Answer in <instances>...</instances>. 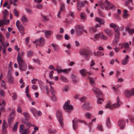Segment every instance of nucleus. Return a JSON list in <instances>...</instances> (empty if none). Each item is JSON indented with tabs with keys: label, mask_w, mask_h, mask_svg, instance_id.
I'll use <instances>...</instances> for the list:
<instances>
[{
	"label": "nucleus",
	"mask_w": 134,
	"mask_h": 134,
	"mask_svg": "<svg viewBox=\"0 0 134 134\" xmlns=\"http://www.w3.org/2000/svg\"><path fill=\"white\" fill-rule=\"evenodd\" d=\"M17 59L20 70L21 71L25 70L26 68V65L22 57L17 56Z\"/></svg>",
	"instance_id": "1"
},
{
	"label": "nucleus",
	"mask_w": 134,
	"mask_h": 134,
	"mask_svg": "<svg viewBox=\"0 0 134 134\" xmlns=\"http://www.w3.org/2000/svg\"><path fill=\"white\" fill-rule=\"evenodd\" d=\"M3 18L4 19L0 20V26H2L4 24L8 25L9 23V19L6 20L7 16L8 15V12L7 9H5L3 12Z\"/></svg>",
	"instance_id": "2"
},
{
	"label": "nucleus",
	"mask_w": 134,
	"mask_h": 134,
	"mask_svg": "<svg viewBox=\"0 0 134 134\" xmlns=\"http://www.w3.org/2000/svg\"><path fill=\"white\" fill-rule=\"evenodd\" d=\"M56 115L60 125L62 128L64 127L63 119L61 111L60 110H58L56 112Z\"/></svg>",
	"instance_id": "3"
},
{
	"label": "nucleus",
	"mask_w": 134,
	"mask_h": 134,
	"mask_svg": "<svg viewBox=\"0 0 134 134\" xmlns=\"http://www.w3.org/2000/svg\"><path fill=\"white\" fill-rule=\"evenodd\" d=\"M80 55L85 56V58L87 59H88L89 56L91 55L92 53L87 48H85L83 50L80 52Z\"/></svg>",
	"instance_id": "4"
},
{
	"label": "nucleus",
	"mask_w": 134,
	"mask_h": 134,
	"mask_svg": "<svg viewBox=\"0 0 134 134\" xmlns=\"http://www.w3.org/2000/svg\"><path fill=\"white\" fill-rule=\"evenodd\" d=\"M98 4L100 7L102 9L104 8L106 10H108L109 9V3L107 0H105L104 2H103L102 0L99 1Z\"/></svg>",
	"instance_id": "5"
},
{
	"label": "nucleus",
	"mask_w": 134,
	"mask_h": 134,
	"mask_svg": "<svg viewBox=\"0 0 134 134\" xmlns=\"http://www.w3.org/2000/svg\"><path fill=\"white\" fill-rule=\"evenodd\" d=\"M70 101L68 100L65 103L63 106V108L65 111L68 112H70L72 110L73 107L71 105H70Z\"/></svg>",
	"instance_id": "6"
},
{
	"label": "nucleus",
	"mask_w": 134,
	"mask_h": 134,
	"mask_svg": "<svg viewBox=\"0 0 134 134\" xmlns=\"http://www.w3.org/2000/svg\"><path fill=\"white\" fill-rule=\"evenodd\" d=\"M84 27L82 25H78L75 28L76 33L77 36H79L82 34L83 32Z\"/></svg>",
	"instance_id": "7"
},
{
	"label": "nucleus",
	"mask_w": 134,
	"mask_h": 134,
	"mask_svg": "<svg viewBox=\"0 0 134 134\" xmlns=\"http://www.w3.org/2000/svg\"><path fill=\"white\" fill-rule=\"evenodd\" d=\"M117 102L116 104H111L109 103V108L113 109L115 108H117L119 107L121 104L122 102L120 100L119 96H118L116 98Z\"/></svg>",
	"instance_id": "8"
},
{
	"label": "nucleus",
	"mask_w": 134,
	"mask_h": 134,
	"mask_svg": "<svg viewBox=\"0 0 134 134\" xmlns=\"http://www.w3.org/2000/svg\"><path fill=\"white\" fill-rule=\"evenodd\" d=\"M45 39L44 38L41 37L38 40H36L34 43L37 42L36 43V47L37 48L38 46H43L45 43Z\"/></svg>",
	"instance_id": "9"
},
{
	"label": "nucleus",
	"mask_w": 134,
	"mask_h": 134,
	"mask_svg": "<svg viewBox=\"0 0 134 134\" xmlns=\"http://www.w3.org/2000/svg\"><path fill=\"white\" fill-rule=\"evenodd\" d=\"M124 93L125 97L127 98H130L131 96L134 94V88H132L130 90H126Z\"/></svg>",
	"instance_id": "10"
},
{
	"label": "nucleus",
	"mask_w": 134,
	"mask_h": 134,
	"mask_svg": "<svg viewBox=\"0 0 134 134\" xmlns=\"http://www.w3.org/2000/svg\"><path fill=\"white\" fill-rule=\"evenodd\" d=\"M92 90L95 94L96 95V97H97L102 96V92L101 90L98 88L93 87Z\"/></svg>",
	"instance_id": "11"
},
{
	"label": "nucleus",
	"mask_w": 134,
	"mask_h": 134,
	"mask_svg": "<svg viewBox=\"0 0 134 134\" xmlns=\"http://www.w3.org/2000/svg\"><path fill=\"white\" fill-rule=\"evenodd\" d=\"M42 32L44 33V35L46 38L48 39L50 37L51 35L53 34V32L49 30H42Z\"/></svg>",
	"instance_id": "12"
},
{
	"label": "nucleus",
	"mask_w": 134,
	"mask_h": 134,
	"mask_svg": "<svg viewBox=\"0 0 134 134\" xmlns=\"http://www.w3.org/2000/svg\"><path fill=\"white\" fill-rule=\"evenodd\" d=\"M102 39L106 40L107 38V37L103 35V33L102 32H100L98 34H95L94 35V38L96 39H98L99 37Z\"/></svg>",
	"instance_id": "13"
},
{
	"label": "nucleus",
	"mask_w": 134,
	"mask_h": 134,
	"mask_svg": "<svg viewBox=\"0 0 134 134\" xmlns=\"http://www.w3.org/2000/svg\"><path fill=\"white\" fill-rule=\"evenodd\" d=\"M118 124L121 129H123L125 126V122L122 120H120L118 121Z\"/></svg>",
	"instance_id": "14"
},
{
	"label": "nucleus",
	"mask_w": 134,
	"mask_h": 134,
	"mask_svg": "<svg viewBox=\"0 0 134 134\" xmlns=\"http://www.w3.org/2000/svg\"><path fill=\"white\" fill-rule=\"evenodd\" d=\"M79 121H77L76 118H74V119L72 121V127L73 129L76 131V128L78 126L77 122Z\"/></svg>",
	"instance_id": "15"
},
{
	"label": "nucleus",
	"mask_w": 134,
	"mask_h": 134,
	"mask_svg": "<svg viewBox=\"0 0 134 134\" xmlns=\"http://www.w3.org/2000/svg\"><path fill=\"white\" fill-rule=\"evenodd\" d=\"M82 107L87 110L90 109L92 108V107L90 106V103L88 102H86L82 105Z\"/></svg>",
	"instance_id": "16"
},
{
	"label": "nucleus",
	"mask_w": 134,
	"mask_h": 134,
	"mask_svg": "<svg viewBox=\"0 0 134 134\" xmlns=\"http://www.w3.org/2000/svg\"><path fill=\"white\" fill-rule=\"evenodd\" d=\"M17 27L20 32L23 34V35L25 34V33L24 32V29L23 26L22 25L20 24V25Z\"/></svg>",
	"instance_id": "17"
},
{
	"label": "nucleus",
	"mask_w": 134,
	"mask_h": 134,
	"mask_svg": "<svg viewBox=\"0 0 134 134\" xmlns=\"http://www.w3.org/2000/svg\"><path fill=\"white\" fill-rule=\"evenodd\" d=\"M71 69V68H69L67 69H64L63 70L58 69L57 72L58 74H60L62 72H63L64 73H67L69 72Z\"/></svg>",
	"instance_id": "18"
},
{
	"label": "nucleus",
	"mask_w": 134,
	"mask_h": 134,
	"mask_svg": "<svg viewBox=\"0 0 134 134\" xmlns=\"http://www.w3.org/2000/svg\"><path fill=\"white\" fill-rule=\"evenodd\" d=\"M8 79L9 83H13L14 79V77L12 75H9L8 76Z\"/></svg>",
	"instance_id": "19"
},
{
	"label": "nucleus",
	"mask_w": 134,
	"mask_h": 134,
	"mask_svg": "<svg viewBox=\"0 0 134 134\" xmlns=\"http://www.w3.org/2000/svg\"><path fill=\"white\" fill-rule=\"evenodd\" d=\"M109 26L111 28H113L114 30L118 29L119 27V26L115 23H111L109 24Z\"/></svg>",
	"instance_id": "20"
},
{
	"label": "nucleus",
	"mask_w": 134,
	"mask_h": 134,
	"mask_svg": "<svg viewBox=\"0 0 134 134\" xmlns=\"http://www.w3.org/2000/svg\"><path fill=\"white\" fill-rule=\"evenodd\" d=\"M129 58L128 56L126 55L124 59L121 62L122 64L124 65H126L128 62V59Z\"/></svg>",
	"instance_id": "21"
},
{
	"label": "nucleus",
	"mask_w": 134,
	"mask_h": 134,
	"mask_svg": "<svg viewBox=\"0 0 134 134\" xmlns=\"http://www.w3.org/2000/svg\"><path fill=\"white\" fill-rule=\"evenodd\" d=\"M79 71L81 76L83 77L85 76H86V73L87 72L86 70L85 69L80 70Z\"/></svg>",
	"instance_id": "22"
},
{
	"label": "nucleus",
	"mask_w": 134,
	"mask_h": 134,
	"mask_svg": "<svg viewBox=\"0 0 134 134\" xmlns=\"http://www.w3.org/2000/svg\"><path fill=\"white\" fill-rule=\"evenodd\" d=\"M95 20L97 21L98 22L100 25L103 24L104 23V21L103 20L101 19L98 17H96L95 18Z\"/></svg>",
	"instance_id": "23"
},
{
	"label": "nucleus",
	"mask_w": 134,
	"mask_h": 134,
	"mask_svg": "<svg viewBox=\"0 0 134 134\" xmlns=\"http://www.w3.org/2000/svg\"><path fill=\"white\" fill-rule=\"evenodd\" d=\"M25 119L27 120H29L30 118V115L27 113H23Z\"/></svg>",
	"instance_id": "24"
},
{
	"label": "nucleus",
	"mask_w": 134,
	"mask_h": 134,
	"mask_svg": "<svg viewBox=\"0 0 134 134\" xmlns=\"http://www.w3.org/2000/svg\"><path fill=\"white\" fill-rule=\"evenodd\" d=\"M127 12L128 11L126 10H124L122 16L124 18H126L129 16V15L127 13Z\"/></svg>",
	"instance_id": "25"
},
{
	"label": "nucleus",
	"mask_w": 134,
	"mask_h": 134,
	"mask_svg": "<svg viewBox=\"0 0 134 134\" xmlns=\"http://www.w3.org/2000/svg\"><path fill=\"white\" fill-rule=\"evenodd\" d=\"M85 116L87 119H90L92 116V115L90 112H87L85 114Z\"/></svg>",
	"instance_id": "26"
},
{
	"label": "nucleus",
	"mask_w": 134,
	"mask_h": 134,
	"mask_svg": "<svg viewBox=\"0 0 134 134\" xmlns=\"http://www.w3.org/2000/svg\"><path fill=\"white\" fill-rule=\"evenodd\" d=\"M26 55L28 57H30L33 56V52L31 51H29L27 52Z\"/></svg>",
	"instance_id": "27"
},
{
	"label": "nucleus",
	"mask_w": 134,
	"mask_h": 134,
	"mask_svg": "<svg viewBox=\"0 0 134 134\" xmlns=\"http://www.w3.org/2000/svg\"><path fill=\"white\" fill-rule=\"evenodd\" d=\"M123 44L124 48L126 49L127 51H129L130 50L129 43L127 42H125Z\"/></svg>",
	"instance_id": "28"
},
{
	"label": "nucleus",
	"mask_w": 134,
	"mask_h": 134,
	"mask_svg": "<svg viewBox=\"0 0 134 134\" xmlns=\"http://www.w3.org/2000/svg\"><path fill=\"white\" fill-rule=\"evenodd\" d=\"M51 45L53 47V49L55 51H58L59 47L57 45L53 43Z\"/></svg>",
	"instance_id": "29"
},
{
	"label": "nucleus",
	"mask_w": 134,
	"mask_h": 134,
	"mask_svg": "<svg viewBox=\"0 0 134 134\" xmlns=\"http://www.w3.org/2000/svg\"><path fill=\"white\" fill-rule=\"evenodd\" d=\"M97 102L98 104H101L104 101V99L100 97H97Z\"/></svg>",
	"instance_id": "30"
},
{
	"label": "nucleus",
	"mask_w": 134,
	"mask_h": 134,
	"mask_svg": "<svg viewBox=\"0 0 134 134\" xmlns=\"http://www.w3.org/2000/svg\"><path fill=\"white\" fill-rule=\"evenodd\" d=\"M88 3V2L87 1H84L82 2H80L79 1L77 3H79V5L81 7H84L85 6L84 4L85 3L87 4Z\"/></svg>",
	"instance_id": "31"
},
{
	"label": "nucleus",
	"mask_w": 134,
	"mask_h": 134,
	"mask_svg": "<svg viewBox=\"0 0 134 134\" xmlns=\"http://www.w3.org/2000/svg\"><path fill=\"white\" fill-rule=\"evenodd\" d=\"M28 120L26 119H21V121L22 123L25 124L27 126H29L30 124L27 122Z\"/></svg>",
	"instance_id": "32"
},
{
	"label": "nucleus",
	"mask_w": 134,
	"mask_h": 134,
	"mask_svg": "<svg viewBox=\"0 0 134 134\" xmlns=\"http://www.w3.org/2000/svg\"><path fill=\"white\" fill-rule=\"evenodd\" d=\"M21 20L23 23L28 21L25 15H23L21 18Z\"/></svg>",
	"instance_id": "33"
},
{
	"label": "nucleus",
	"mask_w": 134,
	"mask_h": 134,
	"mask_svg": "<svg viewBox=\"0 0 134 134\" xmlns=\"http://www.w3.org/2000/svg\"><path fill=\"white\" fill-rule=\"evenodd\" d=\"M7 124L5 120H4L3 122L2 129H6L7 127Z\"/></svg>",
	"instance_id": "34"
},
{
	"label": "nucleus",
	"mask_w": 134,
	"mask_h": 134,
	"mask_svg": "<svg viewBox=\"0 0 134 134\" xmlns=\"http://www.w3.org/2000/svg\"><path fill=\"white\" fill-rule=\"evenodd\" d=\"M65 9V7L64 4L63 3H62L60 4V7L59 10L63 12L64 10Z\"/></svg>",
	"instance_id": "35"
},
{
	"label": "nucleus",
	"mask_w": 134,
	"mask_h": 134,
	"mask_svg": "<svg viewBox=\"0 0 134 134\" xmlns=\"http://www.w3.org/2000/svg\"><path fill=\"white\" fill-rule=\"evenodd\" d=\"M50 90L52 95H55V94L56 93L54 90L53 87L51 85H50Z\"/></svg>",
	"instance_id": "36"
},
{
	"label": "nucleus",
	"mask_w": 134,
	"mask_h": 134,
	"mask_svg": "<svg viewBox=\"0 0 134 134\" xmlns=\"http://www.w3.org/2000/svg\"><path fill=\"white\" fill-rule=\"evenodd\" d=\"M95 64V61L93 60H92L91 62L90 67L92 69H95V68L93 67V66Z\"/></svg>",
	"instance_id": "37"
},
{
	"label": "nucleus",
	"mask_w": 134,
	"mask_h": 134,
	"mask_svg": "<svg viewBox=\"0 0 134 134\" xmlns=\"http://www.w3.org/2000/svg\"><path fill=\"white\" fill-rule=\"evenodd\" d=\"M133 1L132 0H127L124 3V4L126 5H129L130 4V3H131V4L132 5L133 4V3H132Z\"/></svg>",
	"instance_id": "38"
},
{
	"label": "nucleus",
	"mask_w": 134,
	"mask_h": 134,
	"mask_svg": "<svg viewBox=\"0 0 134 134\" xmlns=\"http://www.w3.org/2000/svg\"><path fill=\"white\" fill-rule=\"evenodd\" d=\"M14 119L13 116L10 117L8 120V124L9 126H11V123Z\"/></svg>",
	"instance_id": "39"
},
{
	"label": "nucleus",
	"mask_w": 134,
	"mask_h": 134,
	"mask_svg": "<svg viewBox=\"0 0 134 134\" xmlns=\"http://www.w3.org/2000/svg\"><path fill=\"white\" fill-rule=\"evenodd\" d=\"M97 29L95 27H90L89 28L90 31L92 33H94L97 31Z\"/></svg>",
	"instance_id": "40"
},
{
	"label": "nucleus",
	"mask_w": 134,
	"mask_h": 134,
	"mask_svg": "<svg viewBox=\"0 0 134 134\" xmlns=\"http://www.w3.org/2000/svg\"><path fill=\"white\" fill-rule=\"evenodd\" d=\"M20 132V134H29V132L28 129H26L24 131H21Z\"/></svg>",
	"instance_id": "41"
},
{
	"label": "nucleus",
	"mask_w": 134,
	"mask_h": 134,
	"mask_svg": "<svg viewBox=\"0 0 134 134\" xmlns=\"http://www.w3.org/2000/svg\"><path fill=\"white\" fill-rule=\"evenodd\" d=\"M30 110L33 113L34 115H35L37 113L36 110L34 108H31Z\"/></svg>",
	"instance_id": "42"
},
{
	"label": "nucleus",
	"mask_w": 134,
	"mask_h": 134,
	"mask_svg": "<svg viewBox=\"0 0 134 134\" xmlns=\"http://www.w3.org/2000/svg\"><path fill=\"white\" fill-rule=\"evenodd\" d=\"M127 30L129 34H132L134 33V29H128Z\"/></svg>",
	"instance_id": "43"
},
{
	"label": "nucleus",
	"mask_w": 134,
	"mask_h": 134,
	"mask_svg": "<svg viewBox=\"0 0 134 134\" xmlns=\"http://www.w3.org/2000/svg\"><path fill=\"white\" fill-rule=\"evenodd\" d=\"M18 124L19 122H17L14 125L13 128V130L14 131H15L17 130Z\"/></svg>",
	"instance_id": "44"
},
{
	"label": "nucleus",
	"mask_w": 134,
	"mask_h": 134,
	"mask_svg": "<svg viewBox=\"0 0 134 134\" xmlns=\"http://www.w3.org/2000/svg\"><path fill=\"white\" fill-rule=\"evenodd\" d=\"M80 16L81 19H86V15L85 14L81 12L80 14Z\"/></svg>",
	"instance_id": "45"
},
{
	"label": "nucleus",
	"mask_w": 134,
	"mask_h": 134,
	"mask_svg": "<svg viewBox=\"0 0 134 134\" xmlns=\"http://www.w3.org/2000/svg\"><path fill=\"white\" fill-rule=\"evenodd\" d=\"M32 60L35 63H37L38 65H40V61L38 59H34L33 58Z\"/></svg>",
	"instance_id": "46"
},
{
	"label": "nucleus",
	"mask_w": 134,
	"mask_h": 134,
	"mask_svg": "<svg viewBox=\"0 0 134 134\" xmlns=\"http://www.w3.org/2000/svg\"><path fill=\"white\" fill-rule=\"evenodd\" d=\"M97 128L101 131H103V128L102 125L101 124H98L97 126Z\"/></svg>",
	"instance_id": "47"
},
{
	"label": "nucleus",
	"mask_w": 134,
	"mask_h": 134,
	"mask_svg": "<svg viewBox=\"0 0 134 134\" xmlns=\"http://www.w3.org/2000/svg\"><path fill=\"white\" fill-rule=\"evenodd\" d=\"M88 78L90 80V83L92 85L94 84L95 82L94 80V79L93 78L89 77H88Z\"/></svg>",
	"instance_id": "48"
},
{
	"label": "nucleus",
	"mask_w": 134,
	"mask_h": 134,
	"mask_svg": "<svg viewBox=\"0 0 134 134\" xmlns=\"http://www.w3.org/2000/svg\"><path fill=\"white\" fill-rule=\"evenodd\" d=\"M63 45L65 47H66L69 49H70L71 48V45L70 43H69L67 45L64 43L63 44Z\"/></svg>",
	"instance_id": "49"
},
{
	"label": "nucleus",
	"mask_w": 134,
	"mask_h": 134,
	"mask_svg": "<svg viewBox=\"0 0 134 134\" xmlns=\"http://www.w3.org/2000/svg\"><path fill=\"white\" fill-rule=\"evenodd\" d=\"M94 54L95 56H96L98 57H100L101 55V53L100 52L98 51L97 52V53L95 52H94Z\"/></svg>",
	"instance_id": "50"
},
{
	"label": "nucleus",
	"mask_w": 134,
	"mask_h": 134,
	"mask_svg": "<svg viewBox=\"0 0 134 134\" xmlns=\"http://www.w3.org/2000/svg\"><path fill=\"white\" fill-rule=\"evenodd\" d=\"M76 76H75L74 75H72V78L73 79V81L74 83H76L78 82L77 80L76 79Z\"/></svg>",
	"instance_id": "51"
},
{
	"label": "nucleus",
	"mask_w": 134,
	"mask_h": 134,
	"mask_svg": "<svg viewBox=\"0 0 134 134\" xmlns=\"http://www.w3.org/2000/svg\"><path fill=\"white\" fill-rule=\"evenodd\" d=\"M56 37L57 39L58 40H60L62 38V36L61 35L58 34L56 35Z\"/></svg>",
	"instance_id": "52"
},
{
	"label": "nucleus",
	"mask_w": 134,
	"mask_h": 134,
	"mask_svg": "<svg viewBox=\"0 0 134 134\" xmlns=\"http://www.w3.org/2000/svg\"><path fill=\"white\" fill-rule=\"evenodd\" d=\"M116 32V34L115 35H120V29L119 27L118 29L114 30Z\"/></svg>",
	"instance_id": "53"
},
{
	"label": "nucleus",
	"mask_w": 134,
	"mask_h": 134,
	"mask_svg": "<svg viewBox=\"0 0 134 134\" xmlns=\"http://www.w3.org/2000/svg\"><path fill=\"white\" fill-rule=\"evenodd\" d=\"M61 80L64 82H67L68 81L66 78L65 77L63 76H60Z\"/></svg>",
	"instance_id": "54"
},
{
	"label": "nucleus",
	"mask_w": 134,
	"mask_h": 134,
	"mask_svg": "<svg viewBox=\"0 0 134 134\" xmlns=\"http://www.w3.org/2000/svg\"><path fill=\"white\" fill-rule=\"evenodd\" d=\"M25 10L29 14H32L33 12L32 10L28 8H26Z\"/></svg>",
	"instance_id": "55"
},
{
	"label": "nucleus",
	"mask_w": 134,
	"mask_h": 134,
	"mask_svg": "<svg viewBox=\"0 0 134 134\" xmlns=\"http://www.w3.org/2000/svg\"><path fill=\"white\" fill-rule=\"evenodd\" d=\"M119 41V40H118L114 39L112 42L113 44L115 46L116 45L118 42Z\"/></svg>",
	"instance_id": "56"
},
{
	"label": "nucleus",
	"mask_w": 134,
	"mask_h": 134,
	"mask_svg": "<svg viewBox=\"0 0 134 134\" xmlns=\"http://www.w3.org/2000/svg\"><path fill=\"white\" fill-rule=\"evenodd\" d=\"M36 7L37 9H42L43 8V5L41 4H38L36 5Z\"/></svg>",
	"instance_id": "57"
},
{
	"label": "nucleus",
	"mask_w": 134,
	"mask_h": 134,
	"mask_svg": "<svg viewBox=\"0 0 134 134\" xmlns=\"http://www.w3.org/2000/svg\"><path fill=\"white\" fill-rule=\"evenodd\" d=\"M24 129H25V127H24V125H20V131H23L25 130H24Z\"/></svg>",
	"instance_id": "58"
},
{
	"label": "nucleus",
	"mask_w": 134,
	"mask_h": 134,
	"mask_svg": "<svg viewBox=\"0 0 134 134\" xmlns=\"http://www.w3.org/2000/svg\"><path fill=\"white\" fill-rule=\"evenodd\" d=\"M24 52L23 51L21 52L20 53L19 52L18 53V56L22 57V56L24 55Z\"/></svg>",
	"instance_id": "59"
},
{
	"label": "nucleus",
	"mask_w": 134,
	"mask_h": 134,
	"mask_svg": "<svg viewBox=\"0 0 134 134\" xmlns=\"http://www.w3.org/2000/svg\"><path fill=\"white\" fill-rule=\"evenodd\" d=\"M75 46L76 47H78L80 46V44L79 42L77 41H75Z\"/></svg>",
	"instance_id": "60"
},
{
	"label": "nucleus",
	"mask_w": 134,
	"mask_h": 134,
	"mask_svg": "<svg viewBox=\"0 0 134 134\" xmlns=\"http://www.w3.org/2000/svg\"><path fill=\"white\" fill-rule=\"evenodd\" d=\"M53 71H52L49 73V77L50 79H52L53 78Z\"/></svg>",
	"instance_id": "61"
},
{
	"label": "nucleus",
	"mask_w": 134,
	"mask_h": 134,
	"mask_svg": "<svg viewBox=\"0 0 134 134\" xmlns=\"http://www.w3.org/2000/svg\"><path fill=\"white\" fill-rule=\"evenodd\" d=\"M56 131V130L55 129H50L49 130V131L50 133H55Z\"/></svg>",
	"instance_id": "62"
},
{
	"label": "nucleus",
	"mask_w": 134,
	"mask_h": 134,
	"mask_svg": "<svg viewBox=\"0 0 134 134\" xmlns=\"http://www.w3.org/2000/svg\"><path fill=\"white\" fill-rule=\"evenodd\" d=\"M14 14L16 17H18L19 16V13L15 9H14Z\"/></svg>",
	"instance_id": "63"
},
{
	"label": "nucleus",
	"mask_w": 134,
	"mask_h": 134,
	"mask_svg": "<svg viewBox=\"0 0 134 134\" xmlns=\"http://www.w3.org/2000/svg\"><path fill=\"white\" fill-rule=\"evenodd\" d=\"M38 80V79H34L31 80V82L33 84L36 83V82Z\"/></svg>",
	"instance_id": "64"
}]
</instances>
